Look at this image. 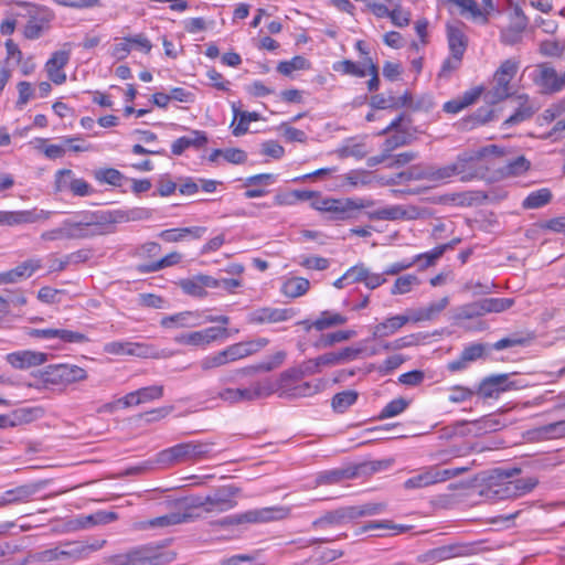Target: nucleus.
Here are the masks:
<instances>
[{
	"label": "nucleus",
	"mask_w": 565,
	"mask_h": 565,
	"mask_svg": "<svg viewBox=\"0 0 565 565\" xmlns=\"http://www.w3.org/2000/svg\"><path fill=\"white\" fill-rule=\"evenodd\" d=\"M177 554L156 546H141L126 554H118L107 559L105 565H167Z\"/></svg>",
	"instance_id": "nucleus-1"
},
{
	"label": "nucleus",
	"mask_w": 565,
	"mask_h": 565,
	"mask_svg": "<svg viewBox=\"0 0 565 565\" xmlns=\"http://www.w3.org/2000/svg\"><path fill=\"white\" fill-rule=\"evenodd\" d=\"M73 232L78 238H88L113 233L110 211L83 212L76 221H71Z\"/></svg>",
	"instance_id": "nucleus-2"
},
{
	"label": "nucleus",
	"mask_w": 565,
	"mask_h": 565,
	"mask_svg": "<svg viewBox=\"0 0 565 565\" xmlns=\"http://www.w3.org/2000/svg\"><path fill=\"white\" fill-rule=\"evenodd\" d=\"M212 451V444L202 441L181 443L158 454L157 461L166 466L199 460Z\"/></svg>",
	"instance_id": "nucleus-3"
},
{
	"label": "nucleus",
	"mask_w": 565,
	"mask_h": 565,
	"mask_svg": "<svg viewBox=\"0 0 565 565\" xmlns=\"http://www.w3.org/2000/svg\"><path fill=\"white\" fill-rule=\"evenodd\" d=\"M520 63L515 58H508L501 63L493 75V85L487 92L486 98L492 103H499L511 95V81L518 73Z\"/></svg>",
	"instance_id": "nucleus-4"
},
{
	"label": "nucleus",
	"mask_w": 565,
	"mask_h": 565,
	"mask_svg": "<svg viewBox=\"0 0 565 565\" xmlns=\"http://www.w3.org/2000/svg\"><path fill=\"white\" fill-rule=\"evenodd\" d=\"M291 508L285 505L266 507L260 509L248 510L242 514L227 516L222 521L223 524H242V523H266L275 522L289 518Z\"/></svg>",
	"instance_id": "nucleus-5"
},
{
	"label": "nucleus",
	"mask_w": 565,
	"mask_h": 565,
	"mask_svg": "<svg viewBox=\"0 0 565 565\" xmlns=\"http://www.w3.org/2000/svg\"><path fill=\"white\" fill-rule=\"evenodd\" d=\"M374 201L364 198H331L328 206L329 218L332 221H345L356 215L360 210L371 207Z\"/></svg>",
	"instance_id": "nucleus-6"
},
{
	"label": "nucleus",
	"mask_w": 565,
	"mask_h": 565,
	"mask_svg": "<svg viewBox=\"0 0 565 565\" xmlns=\"http://www.w3.org/2000/svg\"><path fill=\"white\" fill-rule=\"evenodd\" d=\"M87 379V372L73 364L49 365L43 372V381L52 385H68Z\"/></svg>",
	"instance_id": "nucleus-7"
},
{
	"label": "nucleus",
	"mask_w": 565,
	"mask_h": 565,
	"mask_svg": "<svg viewBox=\"0 0 565 565\" xmlns=\"http://www.w3.org/2000/svg\"><path fill=\"white\" fill-rule=\"evenodd\" d=\"M104 352L111 355H130L142 359L159 358L153 345L131 341H111L104 345Z\"/></svg>",
	"instance_id": "nucleus-8"
},
{
	"label": "nucleus",
	"mask_w": 565,
	"mask_h": 565,
	"mask_svg": "<svg viewBox=\"0 0 565 565\" xmlns=\"http://www.w3.org/2000/svg\"><path fill=\"white\" fill-rule=\"evenodd\" d=\"M53 215L52 211L32 209L24 211H0V226H18L44 222Z\"/></svg>",
	"instance_id": "nucleus-9"
},
{
	"label": "nucleus",
	"mask_w": 565,
	"mask_h": 565,
	"mask_svg": "<svg viewBox=\"0 0 565 565\" xmlns=\"http://www.w3.org/2000/svg\"><path fill=\"white\" fill-rule=\"evenodd\" d=\"M237 489L233 486L221 487L205 497L206 513H222L236 505Z\"/></svg>",
	"instance_id": "nucleus-10"
},
{
	"label": "nucleus",
	"mask_w": 565,
	"mask_h": 565,
	"mask_svg": "<svg viewBox=\"0 0 565 565\" xmlns=\"http://www.w3.org/2000/svg\"><path fill=\"white\" fill-rule=\"evenodd\" d=\"M29 20L24 26V36L29 40L39 39L43 31L49 28L53 13L44 8L32 6L29 9Z\"/></svg>",
	"instance_id": "nucleus-11"
},
{
	"label": "nucleus",
	"mask_w": 565,
	"mask_h": 565,
	"mask_svg": "<svg viewBox=\"0 0 565 565\" xmlns=\"http://www.w3.org/2000/svg\"><path fill=\"white\" fill-rule=\"evenodd\" d=\"M533 81L546 94L556 93L564 88L563 74L558 75L555 68L546 63L536 66Z\"/></svg>",
	"instance_id": "nucleus-12"
},
{
	"label": "nucleus",
	"mask_w": 565,
	"mask_h": 565,
	"mask_svg": "<svg viewBox=\"0 0 565 565\" xmlns=\"http://www.w3.org/2000/svg\"><path fill=\"white\" fill-rule=\"evenodd\" d=\"M296 315L292 308L264 307L248 315V322L254 324L277 323L291 319Z\"/></svg>",
	"instance_id": "nucleus-13"
},
{
	"label": "nucleus",
	"mask_w": 565,
	"mask_h": 565,
	"mask_svg": "<svg viewBox=\"0 0 565 565\" xmlns=\"http://www.w3.org/2000/svg\"><path fill=\"white\" fill-rule=\"evenodd\" d=\"M6 361L17 370L39 366L47 361V354L40 351L21 350L6 355Z\"/></svg>",
	"instance_id": "nucleus-14"
},
{
	"label": "nucleus",
	"mask_w": 565,
	"mask_h": 565,
	"mask_svg": "<svg viewBox=\"0 0 565 565\" xmlns=\"http://www.w3.org/2000/svg\"><path fill=\"white\" fill-rule=\"evenodd\" d=\"M477 162V156L473 150H468L459 153L450 166L455 177H459L462 182H469L478 177Z\"/></svg>",
	"instance_id": "nucleus-15"
},
{
	"label": "nucleus",
	"mask_w": 565,
	"mask_h": 565,
	"mask_svg": "<svg viewBox=\"0 0 565 565\" xmlns=\"http://www.w3.org/2000/svg\"><path fill=\"white\" fill-rule=\"evenodd\" d=\"M514 387V383L509 381L508 374L491 375L482 380L479 385V394L484 398L498 397L500 393Z\"/></svg>",
	"instance_id": "nucleus-16"
},
{
	"label": "nucleus",
	"mask_w": 565,
	"mask_h": 565,
	"mask_svg": "<svg viewBox=\"0 0 565 565\" xmlns=\"http://www.w3.org/2000/svg\"><path fill=\"white\" fill-rule=\"evenodd\" d=\"M70 55V50L56 51L45 64L49 78L56 85H61L66 81V74L63 68L68 63Z\"/></svg>",
	"instance_id": "nucleus-17"
},
{
	"label": "nucleus",
	"mask_w": 565,
	"mask_h": 565,
	"mask_svg": "<svg viewBox=\"0 0 565 565\" xmlns=\"http://www.w3.org/2000/svg\"><path fill=\"white\" fill-rule=\"evenodd\" d=\"M202 323V316L198 311H183L160 320V326L167 329L195 328Z\"/></svg>",
	"instance_id": "nucleus-18"
},
{
	"label": "nucleus",
	"mask_w": 565,
	"mask_h": 565,
	"mask_svg": "<svg viewBox=\"0 0 565 565\" xmlns=\"http://www.w3.org/2000/svg\"><path fill=\"white\" fill-rule=\"evenodd\" d=\"M526 25V17L523 14L521 9L515 8L510 25L501 32L502 43L507 45H513L520 42Z\"/></svg>",
	"instance_id": "nucleus-19"
},
{
	"label": "nucleus",
	"mask_w": 565,
	"mask_h": 565,
	"mask_svg": "<svg viewBox=\"0 0 565 565\" xmlns=\"http://www.w3.org/2000/svg\"><path fill=\"white\" fill-rule=\"evenodd\" d=\"M42 266L40 259H28L19 264L15 268L0 273L1 284H15L33 275Z\"/></svg>",
	"instance_id": "nucleus-20"
},
{
	"label": "nucleus",
	"mask_w": 565,
	"mask_h": 565,
	"mask_svg": "<svg viewBox=\"0 0 565 565\" xmlns=\"http://www.w3.org/2000/svg\"><path fill=\"white\" fill-rule=\"evenodd\" d=\"M189 515L180 512H172L166 515L157 516L147 521H138L132 524L136 531H147L150 529L168 527L188 521Z\"/></svg>",
	"instance_id": "nucleus-21"
},
{
	"label": "nucleus",
	"mask_w": 565,
	"mask_h": 565,
	"mask_svg": "<svg viewBox=\"0 0 565 565\" xmlns=\"http://www.w3.org/2000/svg\"><path fill=\"white\" fill-rule=\"evenodd\" d=\"M275 393L274 382L264 380L253 383L249 387L237 388V402H252L255 399L268 397Z\"/></svg>",
	"instance_id": "nucleus-22"
},
{
	"label": "nucleus",
	"mask_w": 565,
	"mask_h": 565,
	"mask_svg": "<svg viewBox=\"0 0 565 565\" xmlns=\"http://www.w3.org/2000/svg\"><path fill=\"white\" fill-rule=\"evenodd\" d=\"M350 507H341L339 509L328 511L312 522L315 529H326L329 526L342 525L352 521Z\"/></svg>",
	"instance_id": "nucleus-23"
},
{
	"label": "nucleus",
	"mask_w": 565,
	"mask_h": 565,
	"mask_svg": "<svg viewBox=\"0 0 565 565\" xmlns=\"http://www.w3.org/2000/svg\"><path fill=\"white\" fill-rule=\"evenodd\" d=\"M207 143V136L202 130H192L190 135L182 136L173 141L171 151L174 156H181L188 148L200 149Z\"/></svg>",
	"instance_id": "nucleus-24"
},
{
	"label": "nucleus",
	"mask_w": 565,
	"mask_h": 565,
	"mask_svg": "<svg viewBox=\"0 0 565 565\" xmlns=\"http://www.w3.org/2000/svg\"><path fill=\"white\" fill-rule=\"evenodd\" d=\"M438 467L429 466L425 468L420 473L408 478L404 482V488L407 490L422 489L436 483H439Z\"/></svg>",
	"instance_id": "nucleus-25"
},
{
	"label": "nucleus",
	"mask_w": 565,
	"mask_h": 565,
	"mask_svg": "<svg viewBox=\"0 0 565 565\" xmlns=\"http://www.w3.org/2000/svg\"><path fill=\"white\" fill-rule=\"evenodd\" d=\"M408 321H412L411 317L404 315H397L387 318L385 321L373 327L372 335L374 339L390 337L399 330L403 326H405Z\"/></svg>",
	"instance_id": "nucleus-26"
},
{
	"label": "nucleus",
	"mask_w": 565,
	"mask_h": 565,
	"mask_svg": "<svg viewBox=\"0 0 565 565\" xmlns=\"http://www.w3.org/2000/svg\"><path fill=\"white\" fill-rule=\"evenodd\" d=\"M40 490V484H24L11 490H7L0 497V505H8L28 501Z\"/></svg>",
	"instance_id": "nucleus-27"
},
{
	"label": "nucleus",
	"mask_w": 565,
	"mask_h": 565,
	"mask_svg": "<svg viewBox=\"0 0 565 565\" xmlns=\"http://www.w3.org/2000/svg\"><path fill=\"white\" fill-rule=\"evenodd\" d=\"M417 215V210L412 207L409 211L404 210L401 205H392L380 209L369 214L371 220L377 221H395L401 218H414Z\"/></svg>",
	"instance_id": "nucleus-28"
},
{
	"label": "nucleus",
	"mask_w": 565,
	"mask_h": 565,
	"mask_svg": "<svg viewBox=\"0 0 565 565\" xmlns=\"http://www.w3.org/2000/svg\"><path fill=\"white\" fill-rule=\"evenodd\" d=\"M113 233L115 232L116 224L126 223L131 221L148 220L151 217V211L146 207H134L129 210H114L110 211Z\"/></svg>",
	"instance_id": "nucleus-29"
},
{
	"label": "nucleus",
	"mask_w": 565,
	"mask_h": 565,
	"mask_svg": "<svg viewBox=\"0 0 565 565\" xmlns=\"http://www.w3.org/2000/svg\"><path fill=\"white\" fill-rule=\"evenodd\" d=\"M449 303L448 297L429 303L427 307L413 310L409 315L413 322L428 321L435 319Z\"/></svg>",
	"instance_id": "nucleus-30"
},
{
	"label": "nucleus",
	"mask_w": 565,
	"mask_h": 565,
	"mask_svg": "<svg viewBox=\"0 0 565 565\" xmlns=\"http://www.w3.org/2000/svg\"><path fill=\"white\" fill-rule=\"evenodd\" d=\"M447 40L451 55L463 57L467 50L468 39L459 26H447Z\"/></svg>",
	"instance_id": "nucleus-31"
},
{
	"label": "nucleus",
	"mask_w": 565,
	"mask_h": 565,
	"mask_svg": "<svg viewBox=\"0 0 565 565\" xmlns=\"http://www.w3.org/2000/svg\"><path fill=\"white\" fill-rule=\"evenodd\" d=\"M287 356V353L285 351H277L271 356H269L267 360L262 361L258 364L241 369L238 373L243 375H252L258 372H270L277 367H279L285 359Z\"/></svg>",
	"instance_id": "nucleus-32"
},
{
	"label": "nucleus",
	"mask_w": 565,
	"mask_h": 565,
	"mask_svg": "<svg viewBox=\"0 0 565 565\" xmlns=\"http://www.w3.org/2000/svg\"><path fill=\"white\" fill-rule=\"evenodd\" d=\"M118 519L117 513L111 511H97L89 515L78 516L74 522L76 527L87 529L94 525L108 524Z\"/></svg>",
	"instance_id": "nucleus-33"
},
{
	"label": "nucleus",
	"mask_w": 565,
	"mask_h": 565,
	"mask_svg": "<svg viewBox=\"0 0 565 565\" xmlns=\"http://www.w3.org/2000/svg\"><path fill=\"white\" fill-rule=\"evenodd\" d=\"M480 94V88L468 90L462 96L445 103L443 109L448 114H458L466 107L472 105L479 98Z\"/></svg>",
	"instance_id": "nucleus-34"
},
{
	"label": "nucleus",
	"mask_w": 565,
	"mask_h": 565,
	"mask_svg": "<svg viewBox=\"0 0 565 565\" xmlns=\"http://www.w3.org/2000/svg\"><path fill=\"white\" fill-rule=\"evenodd\" d=\"M323 387L322 381L316 382H303L294 385L290 390H284V394L280 397L284 398H299L308 397L319 393Z\"/></svg>",
	"instance_id": "nucleus-35"
},
{
	"label": "nucleus",
	"mask_w": 565,
	"mask_h": 565,
	"mask_svg": "<svg viewBox=\"0 0 565 565\" xmlns=\"http://www.w3.org/2000/svg\"><path fill=\"white\" fill-rule=\"evenodd\" d=\"M353 476L354 473L349 469H333L322 471L317 475L313 487L337 484L345 479H350Z\"/></svg>",
	"instance_id": "nucleus-36"
},
{
	"label": "nucleus",
	"mask_w": 565,
	"mask_h": 565,
	"mask_svg": "<svg viewBox=\"0 0 565 565\" xmlns=\"http://www.w3.org/2000/svg\"><path fill=\"white\" fill-rule=\"evenodd\" d=\"M348 318L339 312L324 310L320 316L312 321L313 329L323 331L329 328L339 327L344 324Z\"/></svg>",
	"instance_id": "nucleus-37"
},
{
	"label": "nucleus",
	"mask_w": 565,
	"mask_h": 565,
	"mask_svg": "<svg viewBox=\"0 0 565 565\" xmlns=\"http://www.w3.org/2000/svg\"><path fill=\"white\" fill-rule=\"evenodd\" d=\"M310 287V282L303 277H292L286 280L281 286V292L289 298L303 296Z\"/></svg>",
	"instance_id": "nucleus-38"
},
{
	"label": "nucleus",
	"mask_w": 565,
	"mask_h": 565,
	"mask_svg": "<svg viewBox=\"0 0 565 565\" xmlns=\"http://www.w3.org/2000/svg\"><path fill=\"white\" fill-rule=\"evenodd\" d=\"M518 98L519 100H521L520 106L510 117H508L504 120L505 126L511 127L522 121H525L530 119L535 111L533 107L529 104L527 96L521 95Z\"/></svg>",
	"instance_id": "nucleus-39"
},
{
	"label": "nucleus",
	"mask_w": 565,
	"mask_h": 565,
	"mask_svg": "<svg viewBox=\"0 0 565 565\" xmlns=\"http://www.w3.org/2000/svg\"><path fill=\"white\" fill-rule=\"evenodd\" d=\"M333 70L344 75H351L360 78L367 75V66L364 65V58L359 63L350 60L339 61L333 64Z\"/></svg>",
	"instance_id": "nucleus-40"
},
{
	"label": "nucleus",
	"mask_w": 565,
	"mask_h": 565,
	"mask_svg": "<svg viewBox=\"0 0 565 565\" xmlns=\"http://www.w3.org/2000/svg\"><path fill=\"white\" fill-rule=\"evenodd\" d=\"M78 234L73 232L71 221L66 220L60 227L43 232L41 234V239L46 242L58 239H78Z\"/></svg>",
	"instance_id": "nucleus-41"
},
{
	"label": "nucleus",
	"mask_w": 565,
	"mask_h": 565,
	"mask_svg": "<svg viewBox=\"0 0 565 565\" xmlns=\"http://www.w3.org/2000/svg\"><path fill=\"white\" fill-rule=\"evenodd\" d=\"M234 114L235 117L232 122V132L236 137L243 136L247 132L249 122L258 120L257 113L239 111L238 109L234 108Z\"/></svg>",
	"instance_id": "nucleus-42"
},
{
	"label": "nucleus",
	"mask_w": 565,
	"mask_h": 565,
	"mask_svg": "<svg viewBox=\"0 0 565 565\" xmlns=\"http://www.w3.org/2000/svg\"><path fill=\"white\" fill-rule=\"evenodd\" d=\"M303 376L301 372L297 367L288 369L279 374L278 380L274 383L275 393L279 392V396L284 394V390H290L294 386V383L301 380Z\"/></svg>",
	"instance_id": "nucleus-43"
},
{
	"label": "nucleus",
	"mask_w": 565,
	"mask_h": 565,
	"mask_svg": "<svg viewBox=\"0 0 565 565\" xmlns=\"http://www.w3.org/2000/svg\"><path fill=\"white\" fill-rule=\"evenodd\" d=\"M94 178L99 183H106L113 186H121L126 177L115 168H102L94 171Z\"/></svg>",
	"instance_id": "nucleus-44"
},
{
	"label": "nucleus",
	"mask_w": 565,
	"mask_h": 565,
	"mask_svg": "<svg viewBox=\"0 0 565 565\" xmlns=\"http://www.w3.org/2000/svg\"><path fill=\"white\" fill-rule=\"evenodd\" d=\"M311 64L306 57L297 55L289 61L279 62L277 71L285 76H291L296 71L309 70Z\"/></svg>",
	"instance_id": "nucleus-45"
},
{
	"label": "nucleus",
	"mask_w": 565,
	"mask_h": 565,
	"mask_svg": "<svg viewBox=\"0 0 565 565\" xmlns=\"http://www.w3.org/2000/svg\"><path fill=\"white\" fill-rule=\"evenodd\" d=\"M181 254L173 252L164 256L163 258L153 262L148 265H139L138 270L142 274L158 271L162 268L178 264L181 260Z\"/></svg>",
	"instance_id": "nucleus-46"
},
{
	"label": "nucleus",
	"mask_w": 565,
	"mask_h": 565,
	"mask_svg": "<svg viewBox=\"0 0 565 565\" xmlns=\"http://www.w3.org/2000/svg\"><path fill=\"white\" fill-rule=\"evenodd\" d=\"M552 199V193L548 189H540L531 192L523 201L524 209H539L546 205Z\"/></svg>",
	"instance_id": "nucleus-47"
},
{
	"label": "nucleus",
	"mask_w": 565,
	"mask_h": 565,
	"mask_svg": "<svg viewBox=\"0 0 565 565\" xmlns=\"http://www.w3.org/2000/svg\"><path fill=\"white\" fill-rule=\"evenodd\" d=\"M356 399L358 393L355 391H343L333 396L331 405L334 412L344 413Z\"/></svg>",
	"instance_id": "nucleus-48"
},
{
	"label": "nucleus",
	"mask_w": 565,
	"mask_h": 565,
	"mask_svg": "<svg viewBox=\"0 0 565 565\" xmlns=\"http://www.w3.org/2000/svg\"><path fill=\"white\" fill-rule=\"evenodd\" d=\"M530 167V161L524 156H519L508 161L504 167L501 168V173L507 177H515L525 173Z\"/></svg>",
	"instance_id": "nucleus-49"
},
{
	"label": "nucleus",
	"mask_w": 565,
	"mask_h": 565,
	"mask_svg": "<svg viewBox=\"0 0 565 565\" xmlns=\"http://www.w3.org/2000/svg\"><path fill=\"white\" fill-rule=\"evenodd\" d=\"M460 8L462 15L469 14L473 20L481 19L484 23L488 21L487 15L478 7L476 0H447Z\"/></svg>",
	"instance_id": "nucleus-50"
},
{
	"label": "nucleus",
	"mask_w": 565,
	"mask_h": 565,
	"mask_svg": "<svg viewBox=\"0 0 565 565\" xmlns=\"http://www.w3.org/2000/svg\"><path fill=\"white\" fill-rule=\"evenodd\" d=\"M418 285H420V279L415 275L407 274V275L398 277L395 280V282L391 289V294L392 295H404V294L411 292L413 290V288Z\"/></svg>",
	"instance_id": "nucleus-51"
},
{
	"label": "nucleus",
	"mask_w": 565,
	"mask_h": 565,
	"mask_svg": "<svg viewBox=\"0 0 565 565\" xmlns=\"http://www.w3.org/2000/svg\"><path fill=\"white\" fill-rule=\"evenodd\" d=\"M383 530H393L396 533H404L409 530V526L402 525V524H395L390 520L370 521V522L365 523L360 529V532L364 533L367 531H383Z\"/></svg>",
	"instance_id": "nucleus-52"
},
{
	"label": "nucleus",
	"mask_w": 565,
	"mask_h": 565,
	"mask_svg": "<svg viewBox=\"0 0 565 565\" xmlns=\"http://www.w3.org/2000/svg\"><path fill=\"white\" fill-rule=\"evenodd\" d=\"M230 361L224 350L218 351L216 353L204 356L200 361V367L202 371L207 372L216 367L224 366L228 364Z\"/></svg>",
	"instance_id": "nucleus-53"
},
{
	"label": "nucleus",
	"mask_w": 565,
	"mask_h": 565,
	"mask_svg": "<svg viewBox=\"0 0 565 565\" xmlns=\"http://www.w3.org/2000/svg\"><path fill=\"white\" fill-rule=\"evenodd\" d=\"M512 486L515 498L530 493L537 484L539 479L535 477L521 478L516 480H509Z\"/></svg>",
	"instance_id": "nucleus-54"
},
{
	"label": "nucleus",
	"mask_w": 565,
	"mask_h": 565,
	"mask_svg": "<svg viewBox=\"0 0 565 565\" xmlns=\"http://www.w3.org/2000/svg\"><path fill=\"white\" fill-rule=\"evenodd\" d=\"M447 252V246H436L434 249L416 255L412 262L414 265L419 262H424L420 268H427L433 266L444 254Z\"/></svg>",
	"instance_id": "nucleus-55"
},
{
	"label": "nucleus",
	"mask_w": 565,
	"mask_h": 565,
	"mask_svg": "<svg viewBox=\"0 0 565 565\" xmlns=\"http://www.w3.org/2000/svg\"><path fill=\"white\" fill-rule=\"evenodd\" d=\"M179 285L183 292L189 296L203 298L207 295L206 290H204L201 284L199 275L192 278L182 279Z\"/></svg>",
	"instance_id": "nucleus-56"
},
{
	"label": "nucleus",
	"mask_w": 565,
	"mask_h": 565,
	"mask_svg": "<svg viewBox=\"0 0 565 565\" xmlns=\"http://www.w3.org/2000/svg\"><path fill=\"white\" fill-rule=\"evenodd\" d=\"M356 332L353 330H340L332 333H328L321 337L319 343L317 345L320 347H332L335 343L343 342L350 340L355 337Z\"/></svg>",
	"instance_id": "nucleus-57"
},
{
	"label": "nucleus",
	"mask_w": 565,
	"mask_h": 565,
	"mask_svg": "<svg viewBox=\"0 0 565 565\" xmlns=\"http://www.w3.org/2000/svg\"><path fill=\"white\" fill-rule=\"evenodd\" d=\"M486 313L483 299L480 301L467 303L458 309V319H472Z\"/></svg>",
	"instance_id": "nucleus-58"
},
{
	"label": "nucleus",
	"mask_w": 565,
	"mask_h": 565,
	"mask_svg": "<svg viewBox=\"0 0 565 565\" xmlns=\"http://www.w3.org/2000/svg\"><path fill=\"white\" fill-rule=\"evenodd\" d=\"M542 438H563L565 437V420H559L544 425L537 429Z\"/></svg>",
	"instance_id": "nucleus-59"
},
{
	"label": "nucleus",
	"mask_w": 565,
	"mask_h": 565,
	"mask_svg": "<svg viewBox=\"0 0 565 565\" xmlns=\"http://www.w3.org/2000/svg\"><path fill=\"white\" fill-rule=\"evenodd\" d=\"M409 405V402L403 397L395 398L391 401L388 404L380 413V418H391L403 413Z\"/></svg>",
	"instance_id": "nucleus-60"
},
{
	"label": "nucleus",
	"mask_w": 565,
	"mask_h": 565,
	"mask_svg": "<svg viewBox=\"0 0 565 565\" xmlns=\"http://www.w3.org/2000/svg\"><path fill=\"white\" fill-rule=\"evenodd\" d=\"M54 339H58L64 343H86L89 341L84 333L55 328Z\"/></svg>",
	"instance_id": "nucleus-61"
},
{
	"label": "nucleus",
	"mask_w": 565,
	"mask_h": 565,
	"mask_svg": "<svg viewBox=\"0 0 565 565\" xmlns=\"http://www.w3.org/2000/svg\"><path fill=\"white\" fill-rule=\"evenodd\" d=\"M411 142V137L404 132H396L395 135L385 139L382 145V149L392 157V151L396 148L406 146Z\"/></svg>",
	"instance_id": "nucleus-62"
},
{
	"label": "nucleus",
	"mask_w": 565,
	"mask_h": 565,
	"mask_svg": "<svg viewBox=\"0 0 565 565\" xmlns=\"http://www.w3.org/2000/svg\"><path fill=\"white\" fill-rule=\"evenodd\" d=\"M60 555H62V558H73V559L86 558L85 550L83 548V543H78V542L65 543L61 547Z\"/></svg>",
	"instance_id": "nucleus-63"
},
{
	"label": "nucleus",
	"mask_w": 565,
	"mask_h": 565,
	"mask_svg": "<svg viewBox=\"0 0 565 565\" xmlns=\"http://www.w3.org/2000/svg\"><path fill=\"white\" fill-rule=\"evenodd\" d=\"M74 173L70 169H62L55 173V190L63 192L71 190V183L74 181Z\"/></svg>",
	"instance_id": "nucleus-64"
}]
</instances>
